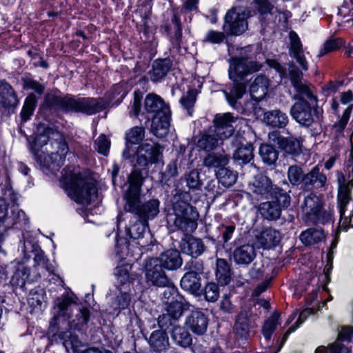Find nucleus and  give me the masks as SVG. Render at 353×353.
<instances>
[{
	"mask_svg": "<svg viewBox=\"0 0 353 353\" xmlns=\"http://www.w3.org/2000/svg\"><path fill=\"white\" fill-rule=\"evenodd\" d=\"M34 267L37 268L39 276L44 274L45 272H52V266L49 264L48 260L43 252H37L34 257Z\"/></svg>",
	"mask_w": 353,
	"mask_h": 353,
	"instance_id": "de8ad7c7",
	"label": "nucleus"
},
{
	"mask_svg": "<svg viewBox=\"0 0 353 353\" xmlns=\"http://www.w3.org/2000/svg\"><path fill=\"white\" fill-rule=\"evenodd\" d=\"M261 215L269 220H276L281 216V210L277 201L262 203L259 208Z\"/></svg>",
	"mask_w": 353,
	"mask_h": 353,
	"instance_id": "473e14b6",
	"label": "nucleus"
},
{
	"mask_svg": "<svg viewBox=\"0 0 353 353\" xmlns=\"http://www.w3.org/2000/svg\"><path fill=\"white\" fill-rule=\"evenodd\" d=\"M248 14L246 9L241 6L230 9L225 17L224 28L230 34L240 35L248 29Z\"/></svg>",
	"mask_w": 353,
	"mask_h": 353,
	"instance_id": "9d476101",
	"label": "nucleus"
},
{
	"mask_svg": "<svg viewBox=\"0 0 353 353\" xmlns=\"http://www.w3.org/2000/svg\"><path fill=\"white\" fill-rule=\"evenodd\" d=\"M185 324L193 333L201 335L207 330L208 319L203 312L192 311L186 317Z\"/></svg>",
	"mask_w": 353,
	"mask_h": 353,
	"instance_id": "dca6fc26",
	"label": "nucleus"
},
{
	"mask_svg": "<svg viewBox=\"0 0 353 353\" xmlns=\"http://www.w3.org/2000/svg\"><path fill=\"white\" fill-rule=\"evenodd\" d=\"M342 45V41L340 40H330L327 41L325 44L323 50L320 52V56H323L330 52L336 50Z\"/></svg>",
	"mask_w": 353,
	"mask_h": 353,
	"instance_id": "69168bd1",
	"label": "nucleus"
},
{
	"mask_svg": "<svg viewBox=\"0 0 353 353\" xmlns=\"http://www.w3.org/2000/svg\"><path fill=\"white\" fill-rule=\"evenodd\" d=\"M204 296L206 301L215 302L219 296V286L214 283H208L204 288Z\"/></svg>",
	"mask_w": 353,
	"mask_h": 353,
	"instance_id": "5fc2aeb1",
	"label": "nucleus"
},
{
	"mask_svg": "<svg viewBox=\"0 0 353 353\" xmlns=\"http://www.w3.org/2000/svg\"><path fill=\"white\" fill-rule=\"evenodd\" d=\"M254 326L249 311H241L237 316L235 323V332L241 337H246L252 327Z\"/></svg>",
	"mask_w": 353,
	"mask_h": 353,
	"instance_id": "bb28decb",
	"label": "nucleus"
},
{
	"mask_svg": "<svg viewBox=\"0 0 353 353\" xmlns=\"http://www.w3.org/2000/svg\"><path fill=\"white\" fill-rule=\"evenodd\" d=\"M290 114L301 125L310 127L322 117L323 110L317 105L312 107L305 100H299L291 107Z\"/></svg>",
	"mask_w": 353,
	"mask_h": 353,
	"instance_id": "0eeeda50",
	"label": "nucleus"
},
{
	"mask_svg": "<svg viewBox=\"0 0 353 353\" xmlns=\"http://www.w3.org/2000/svg\"><path fill=\"white\" fill-rule=\"evenodd\" d=\"M8 205L3 199H0V243L3 240V234L6 231V219L8 215Z\"/></svg>",
	"mask_w": 353,
	"mask_h": 353,
	"instance_id": "8fccbe9b",
	"label": "nucleus"
},
{
	"mask_svg": "<svg viewBox=\"0 0 353 353\" xmlns=\"http://www.w3.org/2000/svg\"><path fill=\"white\" fill-rule=\"evenodd\" d=\"M313 313H314L313 310L310 308L305 309L303 311H302L299 315V317L297 321H296V327L292 326L288 329V330L286 332V333L284 335V339H285L290 333L294 332L296 329V327H298L299 325L300 324H301L307 319V317L308 316L313 314Z\"/></svg>",
	"mask_w": 353,
	"mask_h": 353,
	"instance_id": "0e129e2a",
	"label": "nucleus"
},
{
	"mask_svg": "<svg viewBox=\"0 0 353 353\" xmlns=\"http://www.w3.org/2000/svg\"><path fill=\"white\" fill-rule=\"evenodd\" d=\"M325 237L323 230L310 228L303 232L300 240L305 245H313L322 241Z\"/></svg>",
	"mask_w": 353,
	"mask_h": 353,
	"instance_id": "e433bc0d",
	"label": "nucleus"
},
{
	"mask_svg": "<svg viewBox=\"0 0 353 353\" xmlns=\"http://www.w3.org/2000/svg\"><path fill=\"white\" fill-rule=\"evenodd\" d=\"M144 128L143 127L136 126L131 128L126 133V141L131 143H138L144 137Z\"/></svg>",
	"mask_w": 353,
	"mask_h": 353,
	"instance_id": "3c124183",
	"label": "nucleus"
},
{
	"mask_svg": "<svg viewBox=\"0 0 353 353\" xmlns=\"http://www.w3.org/2000/svg\"><path fill=\"white\" fill-rule=\"evenodd\" d=\"M10 214H8L5 225L6 230L17 224L22 225L28 223L25 212L19 208L18 205L14 203L10 207Z\"/></svg>",
	"mask_w": 353,
	"mask_h": 353,
	"instance_id": "f704fd0d",
	"label": "nucleus"
},
{
	"mask_svg": "<svg viewBox=\"0 0 353 353\" xmlns=\"http://www.w3.org/2000/svg\"><path fill=\"white\" fill-rule=\"evenodd\" d=\"M281 240L279 231L272 228L263 230L257 236L258 243L265 249H270L276 246Z\"/></svg>",
	"mask_w": 353,
	"mask_h": 353,
	"instance_id": "c756f323",
	"label": "nucleus"
},
{
	"mask_svg": "<svg viewBox=\"0 0 353 353\" xmlns=\"http://www.w3.org/2000/svg\"><path fill=\"white\" fill-rule=\"evenodd\" d=\"M159 201L157 199H151L140 205V196L136 198L130 199L124 205L126 212L134 213L137 215L140 220L144 221L150 218L154 217L159 212Z\"/></svg>",
	"mask_w": 353,
	"mask_h": 353,
	"instance_id": "9b49d317",
	"label": "nucleus"
},
{
	"mask_svg": "<svg viewBox=\"0 0 353 353\" xmlns=\"http://www.w3.org/2000/svg\"><path fill=\"white\" fill-rule=\"evenodd\" d=\"M288 179L293 185H298L303 182L304 178L301 168L297 165H292L289 168L288 172Z\"/></svg>",
	"mask_w": 353,
	"mask_h": 353,
	"instance_id": "864d4df0",
	"label": "nucleus"
},
{
	"mask_svg": "<svg viewBox=\"0 0 353 353\" xmlns=\"http://www.w3.org/2000/svg\"><path fill=\"white\" fill-rule=\"evenodd\" d=\"M157 259L160 261V265L167 270H176L182 265L180 253L176 250H168Z\"/></svg>",
	"mask_w": 353,
	"mask_h": 353,
	"instance_id": "393cba45",
	"label": "nucleus"
},
{
	"mask_svg": "<svg viewBox=\"0 0 353 353\" xmlns=\"http://www.w3.org/2000/svg\"><path fill=\"white\" fill-rule=\"evenodd\" d=\"M227 155L221 154H210L203 159V165L208 168H221L228 163Z\"/></svg>",
	"mask_w": 353,
	"mask_h": 353,
	"instance_id": "ea45409f",
	"label": "nucleus"
},
{
	"mask_svg": "<svg viewBox=\"0 0 353 353\" xmlns=\"http://www.w3.org/2000/svg\"><path fill=\"white\" fill-rule=\"evenodd\" d=\"M131 266L128 264L125 265L118 266L114 270V274L117 276L119 282L121 284L126 283L129 279V269Z\"/></svg>",
	"mask_w": 353,
	"mask_h": 353,
	"instance_id": "bf43d9fd",
	"label": "nucleus"
},
{
	"mask_svg": "<svg viewBox=\"0 0 353 353\" xmlns=\"http://www.w3.org/2000/svg\"><path fill=\"white\" fill-rule=\"evenodd\" d=\"M264 121L272 126L283 128L288 123V117L280 110H274L265 113Z\"/></svg>",
	"mask_w": 353,
	"mask_h": 353,
	"instance_id": "72a5a7b5",
	"label": "nucleus"
},
{
	"mask_svg": "<svg viewBox=\"0 0 353 353\" xmlns=\"http://www.w3.org/2000/svg\"><path fill=\"white\" fill-rule=\"evenodd\" d=\"M174 321L168 312L159 316L158 318V325L162 330L163 329L167 330L170 326L173 325Z\"/></svg>",
	"mask_w": 353,
	"mask_h": 353,
	"instance_id": "338daca9",
	"label": "nucleus"
},
{
	"mask_svg": "<svg viewBox=\"0 0 353 353\" xmlns=\"http://www.w3.org/2000/svg\"><path fill=\"white\" fill-rule=\"evenodd\" d=\"M252 4L261 14L270 13L274 8L270 0H253Z\"/></svg>",
	"mask_w": 353,
	"mask_h": 353,
	"instance_id": "13d9d810",
	"label": "nucleus"
},
{
	"mask_svg": "<svg viewBox=\"0 0 353 353\" xmlns=\"http://www.w3.org/2000/svg\"><path fill=\"white\" fill-rule=\"evenodd\" d=\"M170 112L153 116L151 131L155 137L163 138L168 134L170 128Z\"/></svg>",
	"mask_w": 353,
	"mask_h": 353,
	"instance_id": "5701e85b",
	"label": "nucleus"
},
{
	"mask_svg": "<svg viewBox=\"0 0 353 353\" xmlns=\"http://www.w3.org/2000/svg\"><path fill=\"white\" fill-rule=\"evenodd\" d=\"M33 152L38 162L46 167L63 165L69 146L62 133L52 128H38Z\"/></svg>",
	"mask_w": 353,
	"mask_h": 353,
	"instance_id": "f257e3e1",
	"label": "nucleus"
},
{
	"mask_svg": "<svg viewBox=\"0 0 353 353\" xmlns=\"http://www.w3.org/2000/svg\"><path fill=\"white\" fill-rule=\"evenodd\" d=\"M302 211L303 221L307 225L325 224L331 219V214L325 208L322 197L314 194L305 198Z\"/></svg>",
	"mask_w": 353,
	"mask_h": 353,
	"instance_id": "39448f33",
	"label": "nucleus"
},
{
	"mask_svg": "<svg viewBox=\"0 0 353 353\" xmlns=\"http://www.w3.org/2000/svg\"><path fill=\"white\" fill-rule=\"evenodd\" d=\"M90 319V310L86 307L81 308L75 319L69 322L71 329L79 330L82 326L87 324Z\"/></svg>",
	"mask_w": 353,
	"mask_h": 353,
	"instance_id": "49530a36",
	"label": "nucleus"
},
{
	"mask_svg": "<svg viewBox=\"0 0 353 353\" xmlns=\"http://www.w3.org/2000/svg\"><path fill=\"white\" fill-rule=\"evenodd\" d=\"M130 186L124 194L125 202L130 199L136 198L140 196L141 188L142 185L143 178L139 171L134 170L129 176Z\"/></svg>",
	"mask_w": 353,
	"mask_h": 353,
	"instance_id": "7c9ffc66",
	"label": "nucleus"
},
{
	"mask_svg": "<svg viewBox=\"0 0 353 353\" xmlns=\"http://www.w3.org/2000/svg\"><path fill=\"white\" fill-rule=\"evenodd\" d=\"M345 176L341 175L338 178L339 192L338 201L339 203L341 222L342 225L353 227V207H348L351 200L350 186L346 183Z\"/></svg>",
	"mask_w": 353,
	"mask_h": 353,
	"instance_id": "1a4fd4ad",
	"label": "nucleus"
},
{
	"mask_svg": "<svg viewBox=\"0 0 353 353\" xmlns=\"http://www.w3.org/2000/svg\"><path fill=\"white\" fill-rule=\"evenodd\" d=\"M289 76L293 87L301 96L316 101V98L313 94L310 87L303 81L302 72L293 63L289 64Z\"/></svg>",
	"mask_w": 353,
	"mask_h": 353,
	"instance_id": "4468645a",
	"label": "nucleus"
},
{
	"mask_svg": "<svg viewBox=\"0 0 353 353\" xmlns=\"http://www.w3.org/2000/svg\"><path fill=\"white\" fill-rule=\"evenodd\" d=\"M280 324V314L274 312L264 323L262 333L267 340H270L273 332Z\"/></svg>",
	"mask_w": 353,
	"mask_h": 353,
	"instance_id": "a19ab883",
	"label": "nucleus"
},
{
	"mask_svg": "<svg viewBox=\"0 0 353 353\" xmlns=\"http://www.w3.org/2000/svg\"><path fill=\"white\" fill-rule=\"evenodd\" d=\"M191 196L189 193L177 190L172 199V212L168 218L173 225L184 233L193 232L197 228L199 213L189 201Z\"/></svg>",
	"mask_w": 353,
	"mask_h": 353,
	"instance_id": "7ed1b4c3",
	"label": "nucleus"
},
{
	"mask_svg": "<svg viewBox=\"0 0 353 353\" xmlns=\"http://www.w3.org/2000/svg\"><path fill=\"white\" fill-rule=\"evenodd\" d=\"M353 337V327L342 326L339 330L338 339L339 341H350Z\"/></svg>",
	"mask_w": 353,
	"mask_h": 353,
	"instance_id": "774afa93",
	"label": "nucleus"
},
{
	"mask_svg": "<svg viewBox=\"0 0 353 353\" xmlns=\"http://www.w3.org/2000/svg\"><path fill=\"white\" fill-rule=\"evenodd\" d=\"M183 252L196 258L204 251V245L202 241L192 236L185 235L182 239L180 245Z\"/></svg>",
	"mask_w": 353,
	"mask_h": 353,
	"instance_id": "6ab92c4d",
	"label": "nucleus"
},
{
	"mask_svg": "<svg viewBox=\"0 0 353 353\" xmlns=\"http://www.w3.org/2000/svg\"><path fill=\"white\" fill-rule=\"evenodd\" d=\"M185 310V305L182 302L174 301L168 305L166 312L173 320L176 321L182 316Z\"/></svg>",
	"mask_w": 353,
	"mask_h": 353,
	"instance_id": "09e8293b",
	"label": "nucleus"
},
{
	"mask_svg": "<svg viewBox=\"0 0 353 353\" xmlns=\"http://www.w3.org/2000/svg\"><path fill=\"white\" fill-rule=\"evenodd\" d=\"M271 180L266 176L259 174L255 176L253 182L249 185V190L256 196H267L272 191Z\"/></svg>",
	"mask_w": 353,
	"mask_h": 353,
	"instance_id": "aec40b11",
	"label": "nucleus"
},
{
	"mask_svg": "<svg viewBox=\"0 0 353 353\" xmlns=\"http://www.w3.org/2000/svg\"><path fill=\"white\" fill-rule=\"evenodd\" d=\"M236 119L231 113L216 114L214 119V127L212 129L216 131L217 136L224 139L232 136L234 128L232 123Z\"/></svg>",
	"mask_w": 353,
	"mask_h": 353,
	"instance_id": "2eb2a0df",
	"label": "nucleus"
},
{
	"mask_svg": "<svg viewBox=\"0 0 353 353\" xmlns=\"http://www.w3.org/2000/svg\"><path fill=\"white\" fill-rule=\"evenodd\" d=\"M216 175L219 183L225 187L232 186L237 179V175L225 167L219 169Z\"/></svg>",
	"mask_w": 353,
	"mask_h": 353,
	"instance_id": "79ce46f5",
	"label": "nucleus"
},
{
	"mask_svg": "<svg viewBox=\"0 0 353 353\" xmlns=\"http://www.w3.org/2000/svg\"><path fill=\"white\" fill-rule=\"evenodd\" d=\"M30 276V270L23 263H17L10 283L13 286L23 288Z\"/></svg>",
	"mask_w": 353,
	"mask_h": 353,
	"instance_id": "c9c22d12",
	"label": "nucleus"
},
{
	"mask_svg": "<svg viewBox=\"0 0 353 353\" xmlns=\"http://www.w3.org/2000/svg\"><path fill=\"white\" fill-rule=\"evenodd\" d=\"M225 39V35L223 32L210 30L205 35V41L212 43H221Z\"/></svg>",
	"mask_w": 353,
	"mask_h": 353,
	"instance_id": "680f3d73",
	"label": "nucleus"
},
{
	"mask_svg": "<svg viewBox=\"0 0 353 353\" xmlns=\"http://www.w3.org/2000/svg\"><path fill=\"white\" fill-rule=\"evenodd\" d=\"M170 68V61L167 59L155 61L152 65V69L150 72L151 80L153 81L160 80L167 74Z\"/></svg>",
	"mask_w": 353,
	"mask_h": 353,
	"instance_id": "4c0bfd02",
	"label": "nucleus"
},
{
	"mask_svg": "<svg viewBox=\"0 0 353 353\" xmlns=\"http://www.w3.org/2000/svg\"><path fill=\"white\" fill-rule=\"evenodd\" d=\"M37 99L34 94H30L26 99L22 110L21 112V120L26 122L33 114L36 108Z\"/></svg>",
	"mask_w": 353,
	"mask_h": 353,
	"instance_id": "c03bdc74",
	"label": "nucleus"
},
{
	"mask_svg": "<svg viewBox=\"0 0 353 353\" xmlns=\"http://www.w3.org/2000/svg\"><path fill=\"white\" fill-rule=\"evenodd\" d=\"M145 110L148 113L154 115H159L170 113V110L168 105L159 96L148 94L145 99Z\"/></svg>",
	"mask_w": 353,
	"mask_h": 353,
	"instance_id": "4be33fe9",
	"label": "nucleus"
},
{
	"mask_svg": "<svg viewBox=\"0 0 353 353\" xmlns=\"http://www.w3.org/2000/svg\"><path fill=\"white\" fill-rule=\"evenodd\" d=\"M145 277L148 282L157 287H167L169 293L176 292L173 283L167 277L163 267L160 265V261L157 259H150L145 265Z\"/></svg>",
	"mask_w": 353,
	"mask_h": 353,
	"instance_id": "6e6552de",
	"label": "nucleus"
},
{
	"mask_svg": "<svg viewBox=\"0 0 353 353\" xmlns=\"http://www.w3.org/2000/svg\"><path fill=\"white\" fill-rule=\"evenodd\" d=\"M259 153L263 162L268 165L274 164L278 159V152L270 145H261Z\"/></svg>",
	"mask_w": 353,
	"mask_h": 353,
	"instance_id": "a18cd8bd",
	"label": "nucleus"
},
{
	"mask_svg": "<svg viewBox=\"0 0 353 353\" xmlns=\"http://www.w3.org/2000/svg\"><path fill=\"white\" fill-rule=\"evenodd\" d=\"M327 177L320 172L318 166L314 167L309 173L304 176L303 183L306 188H320L325 185Z\"/></svg>",
	"mask_w": 353,
	"mask_h": 353,
	"instance_id": "cd10ccee",
	"label": "nucleus"
},
{
	"mask_svg": "<svg viewBox=\"0 0 353 353\" xmlns=\"http://www.w3.org/2000/svg\"><path fill=\"white\" fill-rule=\"evenodd\" d=\"M150 347L157 352H162L168 349L170 346L167 333L162 330L153 331L148 340Z\"/></svg>",
	"mask_w": 353,
	"mask_h": 353,
	"instance_id": "b1692460",
	"label": "nucleus"
},
{
	"mask_svg": "<svg viewBox=\"0 0 353 353\" xmlns=\"http://www.w3.org/2000/svg\"><path fill=\"white\" fill-rule=\"evenodd\" d=\"M290 38V54L294 57L303 70L308 69L307 62L303 54V45L297 34L291 31Z\"/></svg>",
	"mask_w": 353,
	"mask_h": 353,
	"instance_id": "f3484780",
	"label": "nucleus"
},
{
	"mask_svg": "<svg viewBox=\"0 0 353 353\" xmlns=\"http://www.w3.org/2000/svg\"><path fill=\"white\" fill-rule=\"evenodd\" d=\"M95 149L99 153L106 156L109 152L110 142L103 134L100 135L95 141Z\"/></svg>",
	"mask_w": 353,
	"mask_h": 353,
	"instance_id": "4d7b16f0",
	"label": "nucleus"
},
{
	"mask_svg": "<svg viewBox=\"0 0 353 353\" xmlns=\"http://www.w3.org/2000/svg\"><path fill=\"white\" fill-rule=\"evenodd\" d=\"M216 278L221 285H227L230 281V269L225 259L216 261Z\"/></svg>",
	"mask_w": 353,
	"mask_h": 353,
	"instance_id": "58836bf2",
	"label": "nucleus"
},
{
	"mask_svg": "<svg viewBox=\"0 0 353 353\" xmlns=\"http://www.w3.org/2000/svg\"><path fill=\"white\" fill-rule=\"evenodd\" d=\"M256 256V252L254 246L249 243L237 246L232 253L234 262L242 265L250 264Z\"/></svg>",
	"mask_w": 353,
	"mask_h": 353,
	"instance_id": "a211bd4d",
	"label": "nucleus"
},
{
	"mask_svg": "<svg viewBox=\"0 0 353 353\" xmlns=\"http://www.w3.org/2000/svg\"><path fill=\"white\" fill-rule=\"evenodd\" d=\"M181 286L191 294H199L201 283L198 273L194 271L185 273L181 280Z\"/></svg>",
	"mask_w": 353,
	"mask_h": 353,
	"instance_id": "c85d7f7f",
	"label": "nucleus"
},
{
	"mask_svg": "<svg viewBox=\"0 0 353 353\" xmlns=\"http://www.w3.org/2000/svg\"><path fill=\"white\" fill-rule=\"evenodd\" d=\"M187 185L190 188L195 189L201 186V183L199 178V173L197 170H192L186 176Z\"/></svg>",
	"mask_w": 353,
	"mask_h": 353,
	"instance_id": "052dcab7",
	"label": "nucleus"
},
{
	"mask_svg": "<svg viewBox=\"0 0 353 353\" xmlns=\"http://www.w3.org/2000/svg\"><path fill=\"white\" fill-rule=\"evenodd\" d=\"M56 303L59 310L57 312V316L68 317V310L73 303L72 299L67 296L63 297L61 299H58Z\"/></svg>",
	"mask_w": 353,
	"mask_h": 353,
	"instance_id": "6e6d98bb",
	"label": "nucleus"
},
{
	"mask_svg": "<svg viewBox=\"0 0 353 353\" xmlns=\"http://www.w3.org/2000/svg\"><path fill=\"white\" fill-rule=\"evenodd\" d=\"M269 84V80L265 76H257L250 85L252 98L256 101L262 100L268 92Z\"/></svg>",
	"mask_w": 353,
	"mask_h": 353,
	"instance_id": "a878e982",
	"label": "nucleus"
},
{
	"mask_svg": "<svg viewBox=\"0 0 353 353\" xmlns=\"http://www.w3.org/2000/svg\"><path fill=\"white\" fill-rule=\"evenodd\" d=\"M58 103L65 111L83 112L87 114H93L100 112L105 106V103L101 98L74 99L67 97L61 98Z\"/></svg>",
	"mask_w": 353,
	"mask_h": 353,
	"instance_id": "423d86ee",
	"label": "nucleus"
},
{
	"mask_svg": "<svg viewBox=\"0 0 353 353\" xmlns=\"http://www.w3.org/2000/svg\"><path fill=\"white\" fill-rule=\"evenodd\" d=\"M269 139L274 144L285 153L296 155L301 153L302 143L301 141L294 137H281L277 132H272L269 134Z\"/></svg>",
	"mask_w": 353,
	"mask_h": 353,
	"instance_id": "ddd939ff",
	"label": "nucleus"
},
{
	"mask_svg": "<svg viewBox=\"0 0 353 353\" xmlns=\"http://www.w3.org/2000/svg\"><path fill=\"white\" fill-rule=\"evenodd\" d=\"M161 156L160 145L152 141H146L141 144L137 150V163L143 167L157 163Z\"/></svg>",
	"mask_w": 353,
	"mask_h": 353,
	"instance_id": "f8f14e48",
	"label": "nucleus"
},
{
	"mask_svg": "<svg viewBox=\"0 0 353 353\" xmlns=\"http://www.w3.org/2000/svg\"><path fill=\"white\" fill-rule=\"evenodd\" d=\"M61 184L68 195L77 203L88 205L97 196L94 183L78 170L63 169Z\"/></svg>",
	"mask_w": 353,
	"mask_h": 353,
	"instance_id": "f03ea898",
	"label": "nucleus"
},
{
	"mask_svg": "<svg viewBox=\"0 0 353 353\" xmlns=\"http://www.w3.org/2000/svg\"><path fill=\"white\" fill-rule=\"evenodd\" d=\"M171 339L174 344L182 347L191 345L192 339L188 330L181 326H174L170 332Z\"/></svg>",
	"mask_w": 353,
	"mask_h": 353,
	"instance_id": "2f4dec72",
	"label": "nucleus"
},
{
	"mask_svg": "<svg viewBox=\"0 0 353 353\" xmlns=\"http://www.w3.org/2000/svg\"><path fill=\"white\" fill-rule=\"evenodd\" d=\"M196 90H190L185 96L181 98V102L185 108L190 109L194 105L196 101Z\"/></svg>",
	"mask_w": 353,
	"mask_h": 353,
	"instance_id": "e2e57ef3",
	"label": "nucleus"
},
{
	"mask_svg": "<svg viewBox=\"0 0 353 353\" xmlns=\"http://www.w3.org/2000/svg\"><path fill=\"white\" fill-rule=\"evenodd\" d=\"M253 157V147L250 143L241 145L234 153V158L237 161H241L244 163H248Z\"/></svg>",
	"mask_w": 353,
	"mask_h": 353,
	"instance_id": "37998d69",
	"label": "nucleus"
},
{
	"mask_svg": "<svg viewBox=\"0 0 353 353\" xmlns=\"http://www.w3.org/2000/svg\"><path fill=\"white\" fill-rule=\"evenodd\" d=\"M343 175L345 176L347 185L353 186V139H352V148L350 154V158L347 159L345 165V174H340L338 178Z\"/></svg>",
	"mask_w": 353,
	"mask_h": 353,
	"instance_id": "603ef678",
	"label": "nucleus"
},
{
	"mask_svg": "<svg viewBox=\"0 0 353 353\" xmlns=\"http://www.w3.org/2000/svg\"><path fill=\"white\" fill-rule=\"evenodd\" d=\"M261 68V63L249 61L245 57H234L230 60L229 77L234 81V85L230 92L224 91V94L230 105L234 106L237 100L241 99L245 93L246 85L241 81L248 74L259 71Z\"/></svg>",
	"mask_w": 353,
	"mask_h": 353,
	"instance_id": "20e7f679",
	"label": "nucleus"
},
{
	"mask_svg": "<svg viewBox=\"0 0 353 353\" xmlns=\"http://www.w3.org/2000/svg\"><path fill=\"white\" fill-rule=\"evenodd\" d=\"M223 140V138L217 136L216 131L212 128H210L201 134L196 145L204 150L210 151L215 149Z\"/></svg>",
	"mask_w": 353,
	"mask_h": 353,
	"instance_id": "412c9836",
	"label": "nucleus"
}]
</instances>
